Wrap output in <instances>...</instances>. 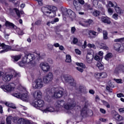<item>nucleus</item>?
Returning <instances> with one entry per match:
<instances>
[{
  "label": "nucleus",
  "instance_id": "nucleus-19",
  "mask_svg": "<svg viewBox=\"0 0 124 124\" xmlns=\"http://www.w3.org/2000/svg\"><path fill=\"white\" fill-rule=\"evenodd\" d=\"M124 66L123 65H119L116 66L114 72L115 74H118L120 73V71H124Z\"/></svg>",
  "mask_w": 124,
  "mask_h": 124
},
{
  "label": "nucleus",
  "instance_id": "nucleus-28",
  "mask_svg": "<svg viewBox=\"0 0 124 124\" xmlns=\"http://www.w3.org/2000/svg\"><path fill=\"white\" fill-rule=\"evenodd\" d=\"M13 11L16 12L17 16L18 17V18H21V14H23L22 11H19V9L17 8H14Z\"/></svg>",
  "mask_w": 124,
  "mask_h": 124
},
{
  "label": "nucleus",
  "instance_id": "nucleus-12",
  "mask_svg": "<svg viewBox=\"0 0 124 124\" xmlns=\"http://www.w3.org/2000/svg\"><path fill=\"white\" fill-rule=\"evenodd\" d=\"M32 105L37 109H39L40 108H42V107H44L45 104L44 103V101L41 99H37V101H35V102L32 103Z\"/></svg>",
  "mask_w": 124,
  "mask_h": 124
},
{
  "label": "nucleus",
  "instance_id": "nucleus-8",
  "mask_svg": "<svg viewBox=\"0 0 124 124\" xmlns=\"http://www.w3.org/2000/svg\"><path fill=\"white\" fill-rule=\"evenodd\" d=\"M16 46H14L13 47L14 48H12V47L9 46H6L4 45V46H2V48H3V50L0 51V54H3V53H5L6 52H8V51H21L20 48H17Z\"/></svg>",
  "mask_w": 124,
  "mask_h": 124
},
{
  "label": "nucleus",
  "instance_id": "nucleus-34",
  "mask_svg": "<svg viewBox=\"0 0 124 124\" xmlns=\"http://www.w3.org/2000/svg\"><path fill=\"white\" fill-rule=\"evenodd\" d=\"M13 119V117L9 116L6 118L7 124H11V121Z\"/></svg>",
  "mask_w": 124,
  "mask_h": 124
},
{
  "label": "nucleus",
  "instance_id": "nucleus-20",
  "mask_svg": "<svg viewBox=\"0 0 124 124\" xmlns=\"http://www.w3.org/2000/svg\"><path fill=\"white\" fill-rule=\"evenodd\" d=\"M13 78V75L11 74H8L4 76V78H3V80L4 81V82H9V81H10Z\"/></svg>",
  "mask_w": 124,
  "mask_h": 124
},
{
  "label": "nucleus",
  "instance_id": "nucleus-36",
  "mask_svg": "<svg viewBox=\"0 0 124 124\" xmlns=\"http://www.w3.org/2000/svg\"><path fill=\"white\" fill-rule=\"evenodd\" d=\"M103 37L104 39H108V32L106 31H103Z\"/></svg>",
  "mask_w": 124,
  "mask_h": 124
},
{
  "label": "nucleus",
  "instance_id": "nucleus-3",
  "mask_svg": "<svg viewBox=\"0 0 124 124\" xmlns=\"http://www.w3.org/2000/svg\"><path fill=\"white\" fill-rule=\"evenodd\" d=\"M59 80H61L63 82L64 80L66 83H68L73 87L76 86V81L74 80V79L71 76L68 75L61 74L60 77L59 78Z\"/></svg>",
  "mask_w": 124,
  "mask_h": 124
},
{
  "label": "nucleus",
  "instance_id": "nucleus-1",
  "mask_svg": "<svg viewBox=\"0 0 124 124\" xmlns=\"http://www.w3.org/2000/svg\"><path fill=\"white\" fill-rule=\"evenodd\" d=\"M55 106L57 108H62L64 106V108L66 110H71L76 106V104L75 102L71 99H69L68 103H65L63 101H57L55 104Z\"/></svg>",
  "mask_w": 124,
  "mask_h": 124
},
{
  "label": "nucleus",
  "instance_id": "nucleus-14",
  "mask_svg": "<svg viewBox=\"0 0 124 124\" xmlns=\"http://www.w3.org/2000/svg\"><path fill=\"white\" fill-rule=\"evenodd\" d=\"M58 9L55 6H53L52 7V8H51V10L49 11V13H48V14H47V16L50 17V18H53V17H56V11Z\"/></svg>",
  "mask_w": 124,
  "mask_h": 124
},
{
  "label": "nucleus",
  "instance_id": "nucleus-54",
  "mask_svg": "<svg viewBox=\"0 0 124 124\" xmlns=\"http://www.w3.org/2000/svg\"><path fill=\"white\" fill-rule=\"evenodd\" d=\"M87 41H84L83 45L82 46L83 49H86L87 48Z\"/></svg>",
  "mask_w": 124,
  "mask_h": 124
},
{
  "label": "nucleus",
  "instance_id": "nucleus-61",
  "mask_svg": "<svg viewBox=\"0 0 124 124\" xmlns=\"http://www.w3.org/2000/svg\"><path fill=\"white\" fill-rule=\"evenodd\" d=\"M9 107L12 108L13 109H16V106L13 104H10Z\"/></svg>",
  "mask_w": 124,
  "mask_h": 124
},
{
  "label": "nucleus",
  "instance_id": "nucleus-31",
  "mask_svg": "<svg viewBox=\"0 0 124 124\" xmlns=\"http://www.w3.org/2000/svg\"><path fill=\"white\" fill-rule=\"evenodd\" d=\"M100 49H103V50H109V47L107 46V45L104 44H101L100 45Z\"/></svg>",
  "mask_w": 124,
  "mask_h": 124
},
{
  "label": "nucleus",
  "instance_id": "nucleus-41",
  "mask_svg": "<svg viewBox=\"0 0 124 124\" xmlns=\"http://www.w3.org/2000/svg\"><path fill=\"white\" fill-rule=\"evenodd\" d=\"M76 64L78 65V66H80L82 68H85V67H86V66H85V64H84L83 63L77 62Z\"/></svg>",
  "mask_w": 124,
  "mask_h": 124
},
{
  "label": "nucleus",
  "instance_id": "nucleus-55",
  "mask_svg": "<svg viewBox=\"0 0 124 124\" xmlns=\"http://www.w3.org/2000/svg\"><path fill=\"white\" fill-rule=\"evenodd\" d=\"M124 46L123 45H122V46L120 45V47L119 48V51L123 52V51H124Z\"/></svg>",
  "mask_w": 124,
  "mask_h": 124
},
{
  "label": "nucleus",
  "instance_id": "nucleus-52",
  "mask_svg": "<svg viewBox=\"0 0 124 124\" xmlns=\"http://www.w3.org/2000/svg\"><path fill=\"white\" fill-rule=\"evenodd\" d=\"M47 48L49 50H53V45L51 44H48L47 45Z\"/></svg>",
  "mask_w": 124,
  "mask_h": 124
},
{
  "label": "nucleus",
  "instance_id": "nucleus-30",
  "mask_svg": "<svg viewBox=\"0 0 124 124\" xmlns=\"http://www.w3.org/2000/svg\"><path fill=\"white\" fill-rule=\"evenodd\" d=\"M101 20L103 22V23H106L107 24H111V21H110V20L105 17H102Z\"/></svg>",
  "mask_w": 124,
  "mask_h": 124
},
{
  "label": "nucleus",
  "instance_id": "nucleus-21",
  "mask_svg": "<svg viewBox=\"0 0 124 124\" xmlns=\"http://www.w3.org/2000/svg\"><path fill=\"white\" fill-rule=\"evenodd\" d=\"M22 57V55H18L16 56H12V60L14 61V62H18L19 60L21 59Z\"/></svg>",
  "mask_w": 124,
  "mask_h": 124
},
{
  "label": "nucleus",
  "instance_id": "nucleus-59",
  "mask_svg": "<svg viewBox=\"0 0 124 124\" xmlns=\"http://www.w3.org/2000/svg\"><path fill=\"white\" fill-rule=\"evenodd\" d=\"M77 70H78V71H79V72H83V71H84V70L83 69H82L81 67H77Z\"/></svg>",
  "mask_w": 124,
  "mask_h": 124
},
{
  "label": "nucleus",
  "instance_id": "nucleus-6",
  "mask_svg": "<svg viewBox=\"0 0 124 124\" xmlns=\"http://www.w3.org/2000/svg\"><path fill=\"white\" fill-rule=\"evenodd\" d=\"M25 92V93L21 94V93H14L12 94L13 96L16 97L17 98H20L23 101H28L29 99V94L28 92L24 89Z\"/></svg>",
  "mask_w": 124,
  "mask_h": 124
},
{
  "label": "nucleus",
  "instance_id": "nucleus-42",
  "mask_svg": "<svg viewBox=\"0 0 124 124\" xmlns=\"http://www.w3.org/2000/svg\"><path fill=\"white\" fill-rule=\"evenodd\" d=\"M87 46L88 48H93V49H95V45L93 44H88Z\"/></svg>",
  "mask_w": 124,
  "mask_h": 124
},
{
  "label": "nucleus",
  "instance_id": "nucleus-23",
  "mask_svg": "<svg viewBox=\"0 0 124 124\" xmlns=\"http://www.w3.org/2000/svg\"><path fill=\"white\" fill-rule=\"evenodd\" d=\"M115 5H117V3L112 2L111 1H108L107 4L106 5V7L109 8L110 7H115Z\"/></svg>",
  "mask_w": 124,
  "mask_h": 124
},
{
  "label": "nucleus",
  "instance_id": "nucleus-40",
  "mask_svg": "<svg viewBox=\"0 0 124 124\" xmlns=\"http://www.w3.org/2000/svg\"><path fill=\"white\" fill-rule=\"evenodd\" d=\"M67 14H68V10L65 9L62 12V15L63 17H64L65 18L67 17Z\"/></svg>",
  "mask_w": 124,
  "mask_h": 124
},
{
  "label": "nucleus",
  "instance_id": "nucleus-64",
  "mask_svg": "<svg viewBox=\"0 0 124 124\" xmlns=\"http://www.w3.org/2000/svg\"><path fill=\"white\" fill-rule=\"evenodd\" d=\"M94 91L93 90H89V93H90L91 94H94Z\"/></svg>",
  "mask_w": 124,
  "mask_h": 124
},
{
  "label": "nucleus",
  "instance_id": "nucleus-37",
  "mask_svg": "<svg viewBox=\"0 0 124 124\" xmlns=\"http://www.w3.org/2000/svg\"><path fill=\"white\" fill-rule=\"evenodd\" d=\"M94 77L96 79H101V73H95L94 75Z\"/></svg>",
  "mask_w": 124,
  "mask_h": 124
},
{
  "label": "nucleus",
  "instance_id": "nucleus-39",
  "mask_svg": "<svg viewBox=\"0 0 124 124\" xmlns=\"http://www.w3.org/2000/svg\"><path fill=\"white\" fill-rule=\"evenodd\" d=\"M111 57H112V53H108L105 56V59L106 61H108Z\"/></svg>",
  "mask_w": 124,
  "mask_h": 124
},
{
  "label": "nucleus",
  "instance_id": "nucleus-38",
  "mask_svg": "<svg viewBox=\"0 0 124 124\" xmlns=\"http://www.w3.org/2000/svg\"><path fill=\"white\" fill-rule=\"evenodd\" d=\"M16 32L19 35H23V34H24L23 31L19 28L16 29Z\"/></svg>",
  "mask_w": 124,
  "mask_h": 124
},
{
  "label": "nucleus",
  "instance_id": "nucleus-60",
  "mask_svg": "<svg viewBox=\"0 0 124 124\" xmlns=\"http://www.w3.org/2000/svg\"><path fill=\"white\" fill-rule=\"evenodd\" d=\"M117 97H124V94L120 93L117 94Z\"/></svg>",
  "mask_w": 124,
  "mask_h": 124
},
{
  "label": "nucleus",
  "instance_id": "nucleus-35",
  "mask_svg": "<svg viewBox=\"0 0 124 124\" xmlns=\"http://www.w3.org/2000/svg\"><path fill=\"white\" fill-rule=\"evenodd\" d=\"M65 62H71V56H70V55H67L66 56Z\"/></svg>",
  "mask_w": 124,
  "mask_h": 124
},
{
  "label": "nucleus",
  "instance_id": "nucleus-2",
  "mask_svg": "<svg viewBox=\"0 0 124 124\" xmlns=\"http://www.w3.org/2000/svg\"><path fill=\"white\" fill-rule=\"evenodd\" d=\"M35 55L34 54H25L24 57L22 60V61L18 62V65H19V66H21V67L26 66V65L30 63L31 62H32V61L35 60Z\"/></svg>",
  "mask_w": 124,
  "mask_h": 124
},
{
  "label": "nucleus",
  "instance_id": "nucleus-4",
  "mask_svg": "<svg viewBox=\"0 0 124 124\" xmlns=\"http://www.w3.org/2000/svg\"><path fill=\"white\" fill-rule=\"evenodd\" d=\"M44 87V81L42 78H38L32 82V87L34 90H40Z\"/></svg>",
  "mask_w": 124,
  "mask_h": 124
},
{
  "label": "nucleus",
  "instance_id": "nucleus-15",
  "mask_svg": "<svg viewBox=\"0 0 124 124\" xmlns=\"http://www.w3.org/2000/svg\"><path fill=\"white\" fill-rule=\"evenodd\" d=\"M53 6H48L47 7H42V11L43 13L47 16L50 12V11L53 8Z\"/></svg>",
  "mask_w": 124,
  "mask_h": 124
},
{
  "label": "nucleus",
  "instance_id": "nucleus-26",
  "mask_svg": "<svg viewBox=\"0 0 124 124\" xmlns=\"http://www.w3.org/2000/svg\"><path fill=\"white\" fill-rule=\"evenodd\" d=\"M114 118L116 120V121H118V122H121V121H123L124 120V117L118 114H115Z\"/></svg>",
  "mask_w": 124,
  "mask_h": 124
},
{
  "label": "nucleus",
  "instance_id": "nucleus-57",
  "mask_svg": "<svg viewBox=\"0 0 124 124\" xmlns=\"http://www.w3.org/2000/svg\"><path fill=\"white\" fill-rule=\"evenodd\" d=\"M41 20H37V21H36V22L35 23V24L36 25H37V26H39V25H41Z\"/></svg>",
  "mask_w": 124,
  "mask_h": 124
},
{
  "label": "nucleus",
  "instance_id": "nucleus-27",
  "mask_svg": "<svg viewBox=\"0 0 124 124\" xmlns=\"http://www.w3.org/2000/svg\"><path fill=\"white\" fill-rule=\"evenodd\" d=\"M91 33L94 36H97L98 35V33L93 30H90L88 32L89 35H90V38H93V37L91 36Z\"/></svg>",
  "mask_w": 124,
  "mask_h": 124
},
{
  "label": "nucleus",
  "instance_id": "nucleus-10",
  "mask_svg": "<svg viewBox=\"0 0 124 124\" xmlns=\"http://www.w3.org/2000/svg\"><path fill=\"white\" fill-rule=\"evenodd\" d=\"M54 78L53 73L49 72L46 76L43 78V80L45 84H49V82H51Z\"/></svg>",
  "mask_w": 124,
  "mask_h": 124
},
{
  "label": "nucleus",
  "instance_id": "nucleus-24",
  "mask_svg": "<svg viewBox=\"0 0 124 124\" xmlns=\"http://www.w3.org/2000/svg\"><path fill=\"white\" fill-rule=\"evenodd\" d=\"M42 111L43 113H47V112H54L55 109L53 107H50L46 108V109H42Z\"/></svg>",
  "mask_w": 124,
  "mask_h": 124
},
{
  "label": "nucleus",
  "instance_id": "nucleus-46",
  "mask_svg": "<svg viewBox=\"0 0 124 124\" xmlns=\"http://www.w3.org/2000/svg\"><path fill=\"white\" fill-rule=\"evenodd\" d=\"M44 38H45V36H44V35L42 34H39L38 39H39V40H43Z\"/></svg>",
  "mask_w": 124,
  "mask_h": 124
},
{
  "label": "nucleus",
  "instance_id": "nucleus-9",
  "mask_svg": "<svg viewBox=\"0 0 124 124\" xmlns=\"http://www.w3.org/2000/svg\"><path fill=\"white\" fill-rule=\"evenodd\" d=\"M46 95L45 97V100L47 102H50L51 101V98L54 97L53 96V93H52V91L51 90V87H47L46 89Z\"/></svg>",
  "mask_w": 124,
  "mask_h": 124
},
{
  "label": "nucleus",
  "instance_id": "nucleus-11",
  "mask_svg": "<svg viewBox=\"0 0 124 124\" xmlns=\"http://www.w3.org/2000/svg\"><path fill=\"white\" fill-rule=\"evenodd\" d=\"M84 3H85L84 0H74L73 4L76 11H80L81 9L80 4H84Z\"/></svg>",
  "mask_w": 124,
  "mask_h": 124
},
{
  "label": "nucleus",
  "instance_id": "nucleus-33",
  "mask_svg": "<svg viewBox=\"0 0 124 124\" xmlns=\"http://www.w3.org/2000/svg\"><path fill=\"white\" fill-rule=\"evenodd\" d=\"M97 66L100 69V70H102L104 69V66L100 62H98L97 63Z\"/></svg>",
  "mask_w": 124,
  "mask_h": 124
},
{
  "label": "nucleus",
  "instance_id": "nucleus-43",
  "mask_svg": "<svg viewBox=\"0 0 124 124\" xmlns=\"http://www.w3.org/2000/svg\"><path fill=\"white\" fill-rule=\"evenodd\" d=\"M107 77V74L105 72L101 73V79L102 78H106Z\"/></svg>",
  "mask_w": 124,
  "mask_h": 124
},
{
  "label": "nucleus",
  "instance_id": "nucleus-16",
  "mask_svg": "<svg viewBox=\"0 0 124 124\" xmlns=\"http://www.w3.org/2000/svg\"><path fill=\"white\" fill-rule=\"evenodd\" d=\"M82 22H83V23L79 22V24L80 25H81V26H83V27H85V26L88 27V26H90V25H92V24L93 23V21L91 19H88L87 20L83 19Z\"/></svg>",
  "mask_w": 124,
  "mask_h": 124
},
{
  "label": "nucleus",
  "instance_id": "nucleus-63",
  "mask_svg": "<svg viewBox=\"0 0 124 124\" xmlns=\"http://www.w3.org/2000/svg\"><path fill=\"white\" fill-rule=\"evenodd\" d=\"M119 111L120 113H124V108H119Z\"/></svg>",
  "mask_w": 124,
  "mask_h": 124
},
{
  "label": "nucleus",
  "instance_id": "nucleus-45",
  "mask_svg": "<svg viewBox=\"0 0 124 124\" xmlns=\"http://www.w3.org/2000/svg\"><path fill=\"white\" fill-rule=\"evenodd\" d=\"M100 14L99 11H95L93 12V16H95V17H97V16H99Z\"/></svg>",
  "mask_w": 124,
  "mask_h": 124
},
{
  "label": "nucleus",
  "instance_id": "nucleus-53",
  "mask_svg": "<svg viewBox=\"0 0 124 124\" xmlns=\"http://www.w3.org/2000/svg\"><path fill=\"white\" fill-rule=\"evenodd\" d=\"M106 90L108 92V93H112V88H110L109 86H107Z\"/></svg>",
  "mask_w": 124,
  "mask_h": 124
},
{
  "label": "nucleus",
  "instance_id": "nucleus-13",
  "mask_svg": "<svg viewBox=\"0 0 124 124\" xmlns=\"http://www.w3.org/2000/svg\"><path fill=\"white\" fill-rule=\"evenodd\" d=\"M40 66L44 72H48L50 70V65L47 62H42L40 63Z\"/></svg>",
  "mask_w": 124,
  "mask_h": 124
},
{
  "label": "nucleus",
  "instance_id": "nucleus-49",
  "mask_svg": "<svg viewBox=\"0 0 124 124\" xmlns=\"http://www.w3.org/2000/svg\"><path fill=\"white\" fill-rule=\"evenodd\" d=\"M114 81H115V82H116V83H118V84H122V83H123L122 82V79H121L114 78Z\"/></svg>",
  "mask_w": 124,
  "mask_h": 124
},
{
  "label": "nucleus",
  "instance_id": "nucleus-50",
  "mask_svg": "<svg viewBox=\"0 0 124 124\" xmlns=\"http://www.w3.org/2000/svg\"><path fill=\"white\" fill-rule=\"evenodd\" d=\"M81 116H82V117H84V116H86V115H87V111L86 110H81Z\"/></svg>",
  "mask_w": 124,
  "mask_h": 124
},
{
  "label": "nucleus",
  "instance_id": "nucleus-22",
  "mask_svg": "<svg viewBox=\"0 0 124 124\" xmlns=\"http://www.w3.org/2000/svg\"><path fill=\"white\" fill-rule=\"evenodd\" d=\"M5 27H9V28H12L13 29H16V26L14 24L11 23L8 21H6L5 23Z\"/></svg>",
  "mask_w": 124,
  "mask_h": 124
},
{
  "label": "nucleus",
  "instance_id": "nucleus-25",
  "mask_svg": "<svg viewBox=\"0 0 124 124\" xmlns=\"http://www.w3.org/2000/svg\"><path fill=\"white\" fill-rule=\"evenodd\" d=\"M67 17H70V18L75 17V13L70 9L68 10Z\"/></svg>",
  "mask_w": 124,
  "mask_h": 124
},
{
  "label": "nucleus",
  "instance_id": "nucleus-58",
  "mask_svg": "<svg viewBox=\"0 0 124 124\" xmlns=\"http://www.w3.org/2000/svg\"><path fill=\"white\" fill-rule=\"evenodd\" d=\"M76 31V28L73 27L71 28V33H74Z\"/></svg>",
  "mask_w": 124,
  "mask_h": 124
},
{
  "label": "nucleus",
  "instance_id": "nucleus-51",
  "mask_svg": "<svg viewBox=\"0 0 124 124\" xmlns=\"http://www.w3.org/2000/svg\"><path fill=\"white\" fill-rule=\"evenodd\" d=\"M75 51V53H76L78 55H81V54H82V52L81 51H80V50H79V49H76Z\"/></svg>",
  "mask_w": 124,
  "mask_h": 124
},
{
  "label": "nucleus",
  "instance_id": "nucleus-5",
  "mask_svg": "<svg viewBox=\"0 0 124 124\" xmlns=\"http://www.w3.org/2000/svg\"><path fill=\"white\" fill-rule=\"evenodd\" d=\"M4 92L6 93H11V92H18V89L15 87L14 83H10L6 85L1 87Z\"/></svg>",
  "mask_w": 124,
  "mask_h": 124
},
{
  "label": "nucleus",
  "instance_id": "nucleus-48",
  "mask_svg": "<svg viewBox=\"0 0 124 124\" xmlns=\"http://www.w3.org/2000/svg\"><path fill=\"white\" fill-rule=\"evenodd\" d=\"M103 103L105 105V106H106L107 107V108H110V105L109 104L108 102H107L106 101H104L103 102Z\"/></svg>",
  "mask_w": 124,
  "mask_h": 124
},
{
  "label": "nucleus",
  "instance_id": "nucleus-7",
  "mask_svg": "<svg viewBox=\"0 0 124 124\" xmlns=\"http://www.w3.org/2000/svg\"><path fill=\"white\" fill-rule=\"evenodd\" d=\"M50 90L51 91V93H52L53 97L60 98V97H62V94H63L62 91V90H59L58 88H51Z\"/></svg>",
  "mask_w": 124,
  "mask_h": 124
},
{
  "label": "nucleus",
  "instance_id": "nucleus-47",
  "mask_svg": "<svg viewBox=\"0 0 124 124\" xmlns=\"http://www.w3.org/2000/svg\"><path fill=\"white\" fill-rule=\"evenodd\" d=\"M118 17H119V15H118L116 13L114 14L112 16V17L113 18V19H114V20H118Z\"/></svg>",
  "mask_w": 124,
  "mask_h": 124
},
{
  "label": "nucleus",
  "instance_id": "nucleus-32",
  "mask_svg": "<svg viewBox=\"0 0 124 124\" xmlns=\"http://www.w3.org/2000/svg\"><path fill=\"white\" fill-rule=\"evenodd\" d=\"M114 8L116 12H117L118 14H122V9H121L120 7L115 5Z\"/></svg>",
  "mask_w": 124,
  "mask_h": 124
},
{
  "label": "nucleus",
  "instance_id": "nucleus-56",
  "mask_svg": "<svg viewBox=\"0 0 124 124\" xmlns=\"http://www.w3.org/2000/svg\"><path fill=\"white\" fill-rule=\"evenodd\" d=\"M94 59L95 61H100V57L97 55L95 56Z\"/></svg>",
  "mask_w": 124,
  "mask_h": 124
},
{
  "label": "nucleus",
  "instance_id": "nucleus-62",
  "mask_svg": "<svg viewBox=\"0 0 124 124\" xmlns=\"http://www.w3.org/2000/svg\"><path fill=\"white\" fill-rule=\"evenodd\" d=\"M73 42L74 44H76V43H77L78 42V39L76 38H74L73 39Z\"/></svg>",
  "mask_w": 124,
  "mask_h": 124
},
{
  "label": "nucleus",
  "instance_id": "nucleus-17",
  "mask_svg": "<svg viewBox=\"0 0 124 124\" xmlns=\"http://www.w3.org/2000/svg\"><path fill=\"white\" fill-rule=\"evenodd\" d=\"M33 96L35 99L41 98V97L42 96V93L40 90L36 91L33 93Z\"/></svg>",
  "mask_w": 124,
  "mask_h": 124
},
{
  "label": "nucleus",
  "instance_id": "nucleus-18",
  "mask_svg": "<svg viewBox=\"0 0 124 124\" xmlns=\"http://www.w3.org/2000/svg\"><path fill=\"white\" fill-rule=\"evenodd\" d=\"M93 56L91 52H88L86 56V62L88 63H92L93 62Z\"/></svg>",
  "mask_w": 124,
  "mask_h": 124
},
{
  "label": "nucleus",
  "instance_id": "nucleus-29",
  "mask_svg": "<svg viewBox=\"0 0 124 124\" xmlns=\"http://www.w3.org/2000/svg\"><path fill=\"white\" fill-rule=\"evenodd\" d=\"M120 47H121V45L118 43L114 45V49L115 50V51L120 52Z\"/></svg>",
  "mask_w": 124,
  "mask_h": 124
},
{
  "label": "nucleus",
  "instance_id": "nucleus-44",
  "mask_svg": "<svg viewBox=\"0 0 124 124\" xmlns=\"http://www.w3.org/2000/svg\"><path fill=\"white\" fill-rule=\"evenodd\" d=\"M108 14L109 15H112V14H113V9H112L111 8H108Z\"/></svg>",
  "mask_w": 124,
  "mask_h": 124
}]
</instances>
